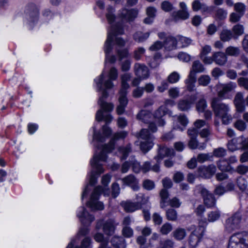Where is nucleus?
<instances>
[{
    "label": "nucleus",
    "mask_w": 248,
    "mask_h": 248,
    "mask_svg": "<svg viewBox=\"0 0 248 248\" xmlns=\"http://www.w3.org/2000/svg\"><path fill=\"white\" fill-rule=\"evenodd\" d=\"M117 69L113 67L110 68L108 73V78L105 79L104 72L94 79V87L97 92H102V95L99 97L98 104L101 109L98 110L96 114L95 119L98 121L104 120L106 124L111 123L113 119L111 115L108 112L111 111L114 106L111 103H108L104 101V99L107 98L108 93L107 90H110L114 87L113 80H116L118 78ZM93 146L97 148V150L90 161L92 168H103V163L107 160V154L111 152L114 148L115 142L116 140L124 138L127 136V132L122 131L114 134L112 139L108 144H102L112 133L110 128L107 125L102 127L103 134L95 131V128L93 127Z\"/></svg>",
    "instance_id": "f257e3e1"
},
{
    "label": "nucleus",
    "mask_w": 248,
    "mask_h": 248,
    "mask_svg": "<svg viewBox=\"0 0 248 248\" xmlns=\"http://www.w3.org/2000/svg\"><path fill=\"white\" fill-rule=\"evenodd\" d=\"M211 105L215 116L221 118L223 124L231 123L232 117L230 114L231 108L228 104L220 102L217 98H214Z\"/></svg>",
    "instance_id": "f03ea898"
},
{
    "label": "nucleus",
    "mask_w": 248,
    "mask_h": 248,
    "mask_svg": "<svg viewBox=\"0 0 248 248\" xmlns=\"http://www.w3.org/2000/svg\"><path fill=\"white\" fill-rule=\"evenodd\" d=\"M115 10L114 8L110 6L108 8V13L106 14V17L108 23L110 25L119 23L116 22L114 23L116 17L114 14ZM138 14V11L136 9H127L126 8L123 9L119 13V16L122 20V23L124 24V21L130 22L133 21L137 17ZM124 26V25H123Z\"/></svg>",
    "instance_id": "7ed1b4c3"
},
{
    "label": "nucleus",
    "mask_w": 248,
    "mask_h": 248,
    "mask_svg": "<svg viewBox=\"0 0 248 248\" xmlns=\"http://www.w3.org/2000/svg\"><path fill=\"white\" fill-rule=\"evenodd\" d=\"M131 75L128 73L124 74L121 77V88L120 91V96L119 98V105L117 108L116 111L118 114H123L128 103V99L126 97L127 90L129 88L127 81L130 80Z\"/></svg>",
    "instance_id": "20e7f679"
},
{
    "label": "nucleus",
    "mask_w": 248,
    "mask_h": 248,
    "mask_svg": "<svg viewBox=\"0 0 248 248\" xmlns=\"http://www.w3.org/2000/svg\"><path fill=\"white\" fill-rule=\"evenodd\" d=\"M103 193L104 196H108L109 190L106 187L96 186L92 192L90 200L87 203V206L92 210H103L104 205L101 202L98 201L99 196Z\"/></svg>",
    "instance_id": "39448f33"
},
{
    "label": "nucleus",
    "mask_w": 248,
    "mask_h": 248,
    "mask_svg": "<svg viewBox=\"0 0 248 248\" xmlns=\"http://www.w3.org/2000/svg\"><path fill=\"white\" fill-rule=\"evenodd\" d=\"M207 222L205 218L199 221V226H191L188 229L192 230L189 237V245L191 248H195L201 240L204 235Z\"/></svg>",
    "instance_id": "423d86ee"
},
{
    "label": "nucleus",
    "mask_w": 248,
    "mask_h": 248,
    "mask_svg": "<svg viewBox=\"0 0 248 248\" xmlns=\"http://www.w3.org/2000/svg\"><path fill=\"white\" fill-rule=\"evenodd\" d=\"M227 248H248V232L232 234L229 238Z\"/></svg>",
    "instance_id": "0eeeda50"
},
{
    "label": "nucleus",
    "mask_w": 248,
    "mask_h": 248,
    "mask_svg": "<svg viewBox=\"0 0 248 248\" xmlns=\"http://www.w3.org/2000/svg\"><path fill=\"white\" fill-rule=\"evenodd\" d=\"M110 33L112 37L111 46L114 44L117 47H121L125 46L126 41L121 37H116L118 35H122L124 33V25L122 23H116V24L111 25L110 28L108 30V33Z\"/></svg>",
    "instance_id": "6e6552de"
},
{
    "label": "nucleus",
    "mask_w": 248,
    "mask_h": 248,
    "mask_svg": "<svg viewBox=\"0 0 248 248\" xmlns=\"http://www.w3.org/2000/svg\"><path fill=\"white\" fill-rule=\"evenodd\" d=\"M154 138V136L150 133L148 129L141 130L139 139L140 140V148L143 152L146 153L153 148Z\"/></svg>",
    "instance_id": "1a4fd4ad"
},
{
    "label": "nucleus",
    "mask_w": 248,
    "mask_h": 248,
    "mask_svg": "<svg viewBox=\"0 0 248 248\" xmlns=\"http://www.w3.org/2000/svg\"><path fill=\"white\" fill-rule=\"evenodd\" d=\"M116 226L117 224L112 219L107 220L100 219L97 220L96 222V229L99 230L102 228L105 234L111 235L114 233Z\"/></svg>",
    "instance_id": "9d476101"
},
{
    "label": "nucleus",
    "mask_w": 248,
    "mask_h": 248,
    "mask_svg": "<svg viewBox=\"0 0 248 248\" xmlns=\"http://www.w3.org/2000/svg\"><path fill=\"white\" fill-rule=\"evenodd\" d=\"M228 148L232 152L240 149L248 150V142H247L244 136H241L229 141Z\"/></svg>",
    "instance_id": "9b49d317"
},
{
    "label": "nucleus",
    "mask_w": 248,
    "mask_h": 248,
    "mask_svg": "<svg viewBox=\"0 0 248 248\" xmlns=\"http://www.w3.org/2000/svg\"><path fill=\"white\" fill-rule=\"evenodd\" d=\"M195 192L200 193L203 197L204 203L208 207H213L216 204V200L213 195L209 193V191L205 189L203 186L198 185L196 186Z\"/></svg>",
    "instance_id": "f8f14e48"
},
{
    "label": "nucleus",
    "mask_w": 248,
    "mask_h": 248,
    "mask_svg": "<svg viewBox=\"0 0 248 248\" xmlns=\"http://www.w3.org/2000/svg\"><path fill=\"white\" fill-rule=\"evenodd\" d=\"M199 93L196 92L187 98L180 99L177 103V108L182 111H187L191 108L197 99Z\"/></svg>",
    "instance_id": "ddd939ff"
},
{
    "label": "nucleus",
    "mask_w": 248,
    "mask_h": 248,
    "mask_svg": "<svg viewBox=\"0 0 248 248\" xmlns=\"http://www.w3.org/2000/svg\"><path fill=\"white\" fill-rule=\"evenodd\" d=\"M241 221V215L239 213L234 214L232 217L228 218L225 222L226 230L230 232L240 227Z\"/></svg>",
    "instance_id": "4468645a"
},
{
    "label": "nucleus",
    "mask_w": 248,
    "mask_h": 248,
    "mask_svg": "<svg viewBox=\"0 0 248 248\" xmlns=\"http://www.w3.org/2000/svg\"><path fill=\"white\" fill-rule=\"evenodd\" d=\"M236 87V84L232 81L225 84H218L217 85L218 96L221 99H226L227 94L234 90Z\"/></svg>",
    "instance_id": "2eb2a0df"
},
{
    "label": "nucleus",
    "mask_w": 248,
    "mask_h": 248,
    "mask_svg": "<svg viewBox=\"0 0 248 248\" xmlns=\"http://www.w3.org/2000/svg\"><path fill=\"white\" fill-rule=\"evenodd\" d=\"M77 216L84 226L90 225L94 220V217L89 214L84 206L79 207L77 211Z\"/></svg>",
    "instance_id": "dca6fc26"
},
{
    "label": "nucleus",
    "mask_w": 248,
    "mask_h": 248,
    "mask_svg": "<svg viewBox=\"0 0 248 248\" xmlns=\"http://www.w3.org/2000/svg\"><path fill=\"white\" fill-rule=\"evenodd\" d=\"M112 37L110 33H108L107 39L105 43L104 50L105 53V64L107 62L114 63L116 61V57L115 55H110V53L111 52L113 47L111 46Z\"/></svg>",
    "instance_id": "f3484780"
},
{
    "label": "nucleus",
    "mask_w": 248,
    "mask_h": 248,
    "mask_svg": "<svg viewBox=\"0 0 248 248\" xmlns=\"http://www.w3.org/2000/svg\"><path fill=\"white\" fill-rule=\"evenodd\" d=\"M188 119L184 114L173 116V129L183 131L188 124Z\"/></svg>",
    "instance_id": "a211bd4d"
},
{
    "label": "nucleus",
    "mask_w": 248,
    "mask_h": 248,
    "mask_svg": "<svg viewBox=\"0 0 248 248\" xmlns=\"http://www.w3.org/2000/svg\"><path fill=\"white\" fill-rule=\"evenodd\" d=\"M174 151L173 149L167 148L165 146H158L157 155L155 156L154 158L160 165V162L166 156L174 155Z\"/></svg>",
    "instance_id": "6ab92c4d"
},
{
    "label": "nucleus",
    "mask_w": 248,
    "mask_h": 248,
    "mask_svg": "<svg viewBox=\"0 0 248 248\" xmlns=\"http://www.w3.org/2000/svg\"><path fill=\"white\" fill-rule=\"evenodd\" d=\"M245 102L243 93L240 92H237L233 100V103L237 112L241 113L245 110Z\"/></svg>",
    "instance_id": "aec40b11"
},
{
    "label": "nucleus",
    "mask_w": 248,
    "mask_h": 248,
    "mask_svg": "<svg viewBox=\"0 0 248 248\" xmlns=\"http://www.w3.org/2000/svg\"><path fill=\"white\" fill-rule=\"evenodd\" d=\"M216 166L213 164L208 166H202L198 169L199 175L206 178L212 177L216 172Z\"/></svg>",
    "instance_id": "412c9836"
},
{
    "label": "nucleus",
    "mask_w": 248,
    "mask_h": 248,
    "mask_svg": "<svg viewBox=\"0 0 248 248\" xmlns=\"http://www.w3.org/2000/svg\"><path fill=\"white\" fill-rule=\"evenodd\" d=\"M134 71L136 75L140 78L145 79L148 78L149 76V70L147 67L139 63H135Z\"/></svg>",
    "instance_id": "4be33fe9"
},
{
    "label": "nucleus",
    "mask_w": 248,
    "mask_h": 248,
    "mask_svg": "<svg viewBox=\"0 0 248 248\" xmlns=\"http://www.w3.org/2000/svg\"><path fill=\"white\" fill-rule=\"evenodd\" d=\"M124 185H127L131 187L134 191H137L139 189L138 180L132 174L127 175L122 179Z\"/></svg>",
    "instance_id": "5701e85b"
},
{
    "label": "nucleus",
    "mask_w": 248,
    "mask_h": 248,
    "mask_svg": "<svg viewBox=\"0 0 248 248\" xmlns=\"http://www.w3.org/2000/svg\"><path fill=\"white\" fill-rule=\"evenodd\" d=\"M166 108L165 106H161L154 113V116L159 126H163L165 124V122L162 118L166 113Z\"/></svg>",
    "instance_id": "b1692460"
},
{
    "label": "nucleus",
    "mask_w": 248,
    "mask_h": 248,
    "mask_svg": "<svg viewBox=\"0 0 248 248\" xmlns=\"http://www.w3.org/2000/svg\"><path fill=\"white\" fill-rule=\"evenodd\" d=\"M177 40L174 37L168 36L163 43L164 47L167 51H171L177 48Z\"/></svg>",
    "instance_id": "393cba45"
},
{
    "label": "nucleus",
    "mask_w": 248,
    "mask_h": 248,
    "mask_svg": "<svg viewBox=\"0 0 248 248\" xmlns=\"http://www.w3.org/2000/svg\"><path fill=\"white\" fill-rule=\"evenodd\" d=\"M196 78V75L192 72H190L187 78L185 80L186 87V90L189 92H192L195 90Z\"/></svg>",
    "instance_id": "a878e982"
},
{
    "label": "nucleus",
    "mask_w": 248,
    "mask_h": 248,
    "mask_svg": "<svg viewBox=\"0 0 248 248\" xmlns=\"http://www.w3.org/2000/svg\"><path fill=\"white\" fill-rule=\"evenodd\" d=\"M121 205L127 212H133L141 209L140 204L131 201L122 202Z\"/></svg>",
    "instance_id": "bb28decb"
},
{
    "label": "nucleus",
    "mask_w": 248,
    "mask_h": 248,
    "mask_svg": "<svg viewBox=\"0 0 248 248\" xmlns=\"http://www.w3.org/2000/svg\"><path fill=\"white\" fill-rule=\"evenodd\" d=\"M214 62L220 66L224 65L227 62L226 55L223 52H216L213 53Z\"/></svg>",
    "instance_id": "cd10ccee"
},
{
    "label": "nucleus",
    "mask_w": 248,
    "mask_h": 248,
    "mask_svg": "<svg viewBox=\"0 0 248 248\" xmlns=\"http://www.w3.org/2000/svg\"><path fill=\"white\" fill-rule=\"evenodd\" d=\"M30 22L34 23L38 20V9L34 4H31L27 12Z\"/></svg>",
    "instance_id": "c85d7f7f"
},
{
    "label": "nucleus",
    "mask_w": 248,
    "mask_h": 248,
    "mask_svg": "<svg viewBox=\"0 0 248 248\" xmlns=\"http://www.w3.org/2000/svg\"><path fill=\"white\" fill-rule=\"evenodd\" d=\"M141 167V170L144 173H146L150 170H152L155 172H158L160 170V165L157 162L155 164L152 165L151 162L146 161L143 163Z\"/></svg>",
    "instance_id": "c756f323"
},
{
    "label": "nucleus",
    "mask_w": 248,
    "mask_h": 248,
    "mask_svg": "<svg viewBox=\"0 0 248 248\" xmlns=\"http://www.w3.org/2000/svg\"><path fill=\"white\" fill-rule=\"evenodd\" d=\"M111 243L115 248H125L126 247L124 239L120 236H113L111 240Z\"/></svg>",
    "instance_id": "7c9ffc66"
},
{
    "label": "nucleus",
    "mask_w": 248,
    "mask_h": 248,
    "mask_svg": "<svg viewBox=\"0 0 248 248\" xmlns=\"http://www.w3.org/2000/svg\"><path fill=\"white\" fill-rule=\"evenodd\" d=\"M151 117V113L146 110H141L137 115V119L144 123H149Z\"/></svg>",
    "instance_id": "2f4dec72"
},
{
    "label": "nucleus",
    "mask_w": 248,
    "mask_h": 248,
    "mask_svg": "<svg viewBox=\"0 0 248 248\" xmlns=\"http://www.w3.org/2000/svg\"><path fill=\"white\" fill-rule=\"evenodd\" d=\"M150 33L149 32H142L139 31H137L133 35L134 40L139 43L143 42L145 41L150 36Z\"/></svg>",
    "instance_id": "473e14b6"
},
{
    "label": "nucleus",
    "mask_w": 248,
    "mask_h": 248,
    "mask_svg": "<svg viewBox=\"0 0 248 248\" xmlns=\"http://www.w3.org/2000/svg\"><path fill=\"white\" fill-rule=\"evenodd\" d=\"M160 196L161 198L160 206L161 208H164L168 205V191L166 189H162L160 192Z\"/></svg>",
    "instance_id": "72a5a7b5"
},
{
    "label": "nucleus",
    "mask_w": 248,
    "mask_h": 248,
    "mask_svg": "<svg viewBox=\"0 0 248 248\" xmlns=\"http://www.w3.org/2000/svg\"><path fill=\"white\" fill-rule=\"evenodd\" d=\"M188 146L190 149H199L200 150H203L206 147V144L205 143H202L199 144L197 140V138H191L188 142Z\"/></svg>",
    "instance_id": "f704fd0d"
},
{
    "label": "nucleus",
    "mask_w": 248,
    "mask_h": 248,
    "mask_svg": "<svg viewBox=\"0 0 248 248\" xmlns=\"http://www.w3.org/2000/svg\"><path fill=\"white\" fill-rule=\"evenodd\" d=\"M176 39L177 40V43L182 48L187 47L192 42V40L190 38L181 35L177 36Z\"/></svg>",
    "instance_id": "c9c22d12"
},
{
    "label": "nucleus",
    "mask_w": 248,
    "mask_h": 248,
    "mask_svg": "<svg viewBox=\"0 0 248 248\" xmlns=\"http://www.w3.org/2000/svg\"><path fill=\"white\" fill-rule=\"evenodd\" d=\"M218 168L222 171H230L232 170V168L229 165L227 160L221 159L217 162Z\"/></svg>",
    "instance_id": "e433bc0d"
},
{
    "label": "nucleus",
    "mask_w": 248,
    "mask_h": 248,
    "mask_svg": "<svg viewBox=\"0 0 248 248\" xmlns=\"http://www.w3.org/2000/svg\"><path fill=\"white\" fill-rule=\"evenodd\" d=\"M237 184L239 189L241 191L245 192L246 194L248 195V188H247L248 183L246 179L242 177H239L237 179Z\"/></svg>",
    "instance_id": "4c0bfd02"
},
{
    "label": "nucleus",
    "mask_w": 248,
    "mask_h": 248,
    "mask_svg": "<svg viewBox=\"0 0 248 248\" xmlns=\"http://www.w3.org/2000/svg\"><path fill=\"white\" fill-rule=\"evenodd\" d=\"M232 37V31L227 29L223 30L220 33V39L223 42H228Z\"/></svg>",
    "instance_id": "58836bf2"
},
{
    "label": "nucleus",
    "mask_w": 248,
    "mask_h": 248,
    "mask_svg": "<svg viewBox=\"0 0 248 248\" xmlns=\"http://www.w3.org/2000/svg\"><path fill=\"white\" fill-rule=\"evenodd\" d=\"M204 68L203 65L199 61H196L193 62L192 69L190 72H192L195 74L196 73H201L203 72Z\"/></svg>",
    "instance_id": "ea45409f"
},
{
    "label": "nucleus",
    "mask_w": 248,
    "mask_h": 248,
    "mask_svg": "<svg viewBox=\"0 0 248 248\" xmlns=\"http://www.w3.org/2000/svg\"><path fill=\"white\" fill-rule=\"evenodd\" d=\"M240 53V50L238 47L233 46H229L225 49L226 56H237Z\"/></svg>",
    "instance_id": "a19ab883"
},
{
    "label": "nucleus",
    "mask_w": 248,
    "mask_h": 248,
    "mask_svg": "<svg viewBox=\"0 0 248 248\" xmlns=\"http://www.w3.org/2000/svg\"><path fill=\"white\" fill-rule=\"evenodd\" d=\"M196 109L199 113H202L204 111L207 107V104L205 99L202 97L196 103Z\"/></svg>",
    "instance_id": "79ce46f5"
},
{
    "label": "nucleus",
    "mask_w": 248,
    "mask_h": 248,
    "mask_svg": "<svg viewBox=\"0 0 248 248\" xmlns=\"http://www.w3.org/2000/svg\"><path fill=\"white\" fill-rule=\"evenodd\" d=\"M174 20L176 21L179 18L185 20L189 17V14L186 10H180L176 13H173Z\"/></svg>",
    "instance_id": "37998d69"
},
{
    "label": "nucleus",
    "mask_w": 248,
    "mask_h": 248,
    "mask_svg": "<svg viewBox=\"0 0 248 248\" xmlns=\"http://www.w3.org/2000/svg\"><path fill=\"white\" fill-rule=\"evenodd\" d=\"M136 200L137 201L136 202L140 204V207L141 208L143 205L148 202L149 197L145 196L143 194L140 193L136 195Z\"/></svg>",
    "instance_id": "c03bdc74"
},
{
    "label": "nucleus",
    "mask_w": 248,
    "mask_h": 248,
    "mask_svg": "<svg viewBox=\"0 0 248 248\" xmlns=\"http://www.w3.org/2000/svg\"><path fill=\"white\" fill-rule=\"evenodd\" d=\"M131 151V148L130 145H128L125 147H120L119 148V154L121 155V158L122 159H125Z\"/></svg>",
    "instance_id": "a18cd8bd"
},
{
    "label": "nucleus",
    "mask_w": 248,
    "mask_h": 248,
    "mask_svg": "<svg viewBox=\"0 0 248 248\" xmlns=\"http://www.w3.org/2000/svg\"><path fill=\"white\" fill-rule=\"evenodd\" d=\"M186 232L185 229L183 228H178L173 232L174 237L177 240H182L186 236Z\"/></svg>",
    "instance_id": "49530a36"
},
{
    "label": "nucleus",
    "mask_w": 248,
    "mask_h": 248,
    "mask_svg": "<svg viewBox=\"0 0 248 248\" xmlns=\"http://www.w3.org/2000/svg\"><path fill=\"white\" fill-rule=\"evenodd\" d=\"M130 164L132 166L133 171L135 173H139L141 170L142 167L140 163L138 162L134 156L130 157Z\"/></svg>",
    "instance_id": "de8ad7c7"
},
{
    "label": "nucleus",
    "mask_w": 248,
    "mask_h": 248,
    "mask_svg": "<svg viewBox=\"0 0 248 248\" xmlns=\"http://www.w3.org/2000/svg\"><path fill=\"white\" fill-rule=\"evenodd\" d=\"M220 217V212L218 210L212 211L208 213L207 215L208 221L214 222L219 219Z\"/></svg>",
    "instance_id": "09e8293b"
},
{
    "label": "nucleus",
    "mask_w": 248,
    "mask_h": 248,
    "mask_svg": "<svg viewBox=\"0 0 248 248\" xmlns=\"http://www.w3.org/2000/svg\"><path fill=\"white\" fill-rule=\"evenodd\" d=\"M192 9L195 11H198L200 10H202V11H206L208 10V7L199 0H195L192 3Z\"/></svg>",
    "instance_id": "8fccbe9b"
},
{
    "label": "nucleus",
    "mask_w": 248,
    "mask_h": 248,
    "mask_svg": "<svg viewBox=\"0 0 248 248\" xmlns=\"http://www.w3.org/2000/svg\"><path fill=\"white\" fill-rule=\"evenodd\" d=\"M210 81V77L208 75H202L198 79L199 85L204 87L207 86Z\"/></svg>",
    "instance_id": "3c124183"
},
{
    "label": "nucleus",
    "mask_w": 248,
    "mask_h": 248,
    "mask_svg": "<svg viewBox=\"0 0 248 248\" xmlns=\"http://www.w3.org/2000/svg\"><path fill=\"white\" fill-rule=\"evenodd\" d=\"M180 78V74L177 72H173L170 73L168 77V80L170 83H175L177 82Z\"/></svg>",
    "instance_id": "603ef678"
},
{
    "label": "nucleus",
    "mask_w": 248,
    "mask_h": 248,
    "mask_svg": "<svg viewBox=\"0 0 248 248\" xmlns=\"http://www.w3.org/2000/svg\"><path fill=\"white\" fill-rule=\"evenodd\" d=\"M166 217L168 220L171 221L176 220L177 218V213L173 209H169L166 211Z\"/></svg>",
    "instance_id": "864d4df0"
},
{
    "label": "nucleus",
    "mask_w": 248,
    "mask_h": 248,
    "mask_svg": "<svg viewBox=\"0 0 248 248\" xmlns=\"http://www.w3.org/2000/svg\"><path fill=\"white\" fill-rule=\"evenodd\" d=\"M234 126L237 130L240 131H245L247 127L246 123L242 120L236 121L234 124Z\"/></svg>",
    "instance_id": "5fc2aeb1"
},
{
    "label": "nucleus",
    "mask_w": 248,
    "mask_h": 248,
    "mask_svg": "<svg viewBox=\"0 0 248 248\" xmlns=\"http://www.w3.org/2000/svg\"><path fill=\"white\" fill-rule=\"evenodd\" d=\"M168 93L170 97L172 98H176L179 96V88L178 87L171 88L169 90Z\"/></svg>",
    "instance_id": "6e6d98bb"
},
{
    "label": "nucleus",
    "mask_w": 248,
    "mask_h": 248,
    "mask_svg": "<svg viewBox=\"0 0 248 248\" xmlns=\"http://www.w3.org/2000/svg\"><path fill=\"white\" fill-rule=\"evenodd\" d=\"M239 86L248 91V78L241 77L237 79Z\"/></svg>",
    "instance_id": "4d7b16f0"
},
{
    "label": "nucleus",
    "mask_w": 248,
    "mask_h": 248,
    "mask_svg": "<svg viewBox=\"0 0 248 248\" xmlns=\"http://www.w3.org/2000/svg\"><path fill=\"white\" fill-rule=\"evenodd\" d=\"M172 229V225L169 223H165L164 224L160 229V232L163 234H167Z\"/></svg>",
    "instance_id": "13d9d810"
},
{
    "label": "nucleus",
    "mask_w": 248,
    "mask_h": 248,
    "mask_svg": "<svg viewBox=\"0 0 248 248\" xmlns=\"http://www.w3.org/2000/svg\"><path fill=\"white\" fill-rule=\"evenodd\" d=\"M168 204L172 207L179 208L181 205V202L178 198L173 197L168 201Z\"/></svg>",
    "instance_id": "bf43d9fd"
},
{
    "label": "nucleus",
    "mask_w": 248,
    "mask_h": 248,
    "mask_svg": "<svg viewBox=\"0 0 248 248\" xmlns=\"http://www.w3.org/2000/svg\"><path fill=\"white\" fill-rule=\"evenodd\" d=\"M116 49L120 61H122L123 59L128 56L129 53L127 49L120 50L116 48Z\"/></svg>",
    "instance_id": "052dcab7"
},
{
    "label": "nucleus",
    "mask_w": 248,
    "mask_h": 248,
    "mask_svg": "<svg viewBox=\"0 0 248 248\" xmlns=\"http://www.w3.org/2000/svg\"><path fill=\"white\" fill-rule=\"evenodd\" d=\"M234 9L237 13L243 15L246 9L245 5L241 2L236 3L234 4Z\"/></svg>",
    "instance_id": "680f3d73"
},
{
    "label": "nucleus",
    "mask_w": 248,
    "mask_h": 248,
    "mask_svg": "<svg viewBox=\"0 0 248 248\" xmlns=\"http://www.w3.org/2000/svg\"><path fill=\"white\" fill-rule=\"evenodd\" d=\"M123 235L127 238H129L133 235V230L128 226H124L122 230Z\"/></svg>",
    "instance_id": "e2e57ef3"
},
{
    "label": "nucleus",
    "mask_w": 248,
    "mask_h": 248,
    "mask_svg": "<svg viewBox=\"0 0 248 248\" xmlns=\"http://www.w3.org/2000/svg\"><path fill=\"white\" fill-rule=\"evenodd\" d=\"M213 154L214 156L217 157H223L226 155V151L225 149L223 148H218L215 149L214 150Z\"/></svg>",
    "instance_id": "0e129e2a"
},
{
    "label": "nucleus",
    "mask_w": 248,
    "mask_h": 248,
    "mask_svg": "<svg viewBox=\"0 0 248 248\" xmlns=\"http://www.w3.org/2000/svg\"><path fill=\"white\" fill-rule=\"evenodd\" d=\"M112 192L111 195L113 198L117 197L120 193V188L119 185L117 183H113L111 186Z\"/></svg>",
    "instance_id": "69168bd1"
},
{
    "label": "nucleus",
    "mask_w": 248,
    "mask_h": 248,
    "mask_svg": "<svg viewBox=\"0 0 248 248\" xmlns=\"http://www.w3.org/2000/svg\"><path fill=\"white\" fill-rule=\"evenodd\" d=\"M137 243L140 245V248H148L146 245V238L143 236H139L137 238Z\"/></svg>",
    "instance_id": "338daca9"
},
{
    "label": "nucleus",
    "mask_w": 248,
    "mask_h": 248,
    "mask_svg": "<svg viewBox=\"0 0 248 248\" xmlns=\"http://www.w3.org/2000/svg\"><path fill=\"white\" fill-rule=\"evenodd\" d=\"M79 248H91V239L88 237H85L81 242Z\"/></svg>",
    "instance_id": "774afa93"
}]
</instances>
